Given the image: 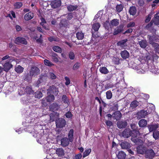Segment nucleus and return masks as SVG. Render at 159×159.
I'll return each instance as SVG.
<instances>
[{"label":"nucleus","instance_id":"79ce46f5","mask_svg":"<svg viewBox=\"0 0 159 159\" xmlns=\"http://www.w3.org/2000/svg\"><path fill=\"white\" fill-rule=\"evenodd\" d=\"M153 137L155 139H157L159 138V131L157 130L153 132Z\"/></svg>","mask_w":159,"mask_h":159},{"label":"nucleus","instance_id":"f3484780","mask_svg":"<svg viewBox=\"0 0 159 159\" xmlns=\"http://www.w3.org/2000/svg\"><path fill=\"white\" fill-rule=\"evenodd\" d=\"M34 16L33 13L30 12L25 15L24 19L25 20L28 21L32 19L34 17Z\"/></svg>","mask_w":159,"mask_h":159},{"label":"nucleus","instance_id":"c9c22d12","mask_svg":"<svg viewBox=\"0 0 159 159\" xmlns=\"http://www.w3.org/2000/svg\"><path fill=\"white\" fill-rule=\"evenodd\" d=\"M62 101L65 104L68 105L69 103V100L67 96L65 95H63L62 97Z\"/></svg>","mask_w":159,"mask_h":159},{"label":"nucleus","instance_id":"393cba45","mask_svg":"<svg viewBox=\"0 0 159 159\" xmlns=\"http://www.w3.org/2000/svg\"><path fill=\"white\" fill-rule=\"evenodd\" d=\"M59 107L58 105L56 103H53L50 107V110L52 111L57 110Z\"/></svg>","mask_w":159,"mask_h":159},{"label":"nucleus","instance_id":"c756f323","mask_svg":"<svg viewBox=\"0 0 159 159\" xmlns=\"http://www.w3.org/2000/svg\"><path fill=\"white\" fill-rule=\"evenodd\" d=\"M100 72L102 74H106L109 72L108 70L106 67H101L99 69Z\"/></svg>","mask_w":159,"mask_h":159},{"label":"nucleus","instance_id":"f03ea898","mask_svg":"<svg viewBox=\"0 0 159 159\" xmlns=\"http://www.w3.org/2000/svg\"><path fill=\"white\" fill-rule=\"evenodd\" d=\"M133 67L137 71L139 74H144L146 71H148L147 66H144L143 64L141 63L139 65H137L134 63L133 65Z\"/></svg>","mask_w":159,"mask_h":159},{"label":"nucleus","instance_id":"a19ab883","mask_svg":"<svg viewBox=\"0 0 159 159\" xmlns=\"http://www.w3.org/2000/svg\"><path fill=\"white\" fill-rule=\"evenodd\" d=\"M139 103L138 102L136 101H134L131 103L130 107L132 109H133L137 107Z\"/></svg>","mask_w":159,"mask_h":159},{"label":"nucleus","instance_id":"bb28decb","mask_svg":"<svg viewBox=\"0 0 159 159\" xmlns=\"http://www.w3.org/2000/svg\"><path fill=\"white\" fill-rule=\"evenodd\" d=\"M155 36L154 35L151 36L149 35H148V38H149V43L152 44V45L153 46V45H154V44L156 43H155L154 42V41L155 40Z\"/></svg>","mask_w":159,"mask_h":159},{"label":"nucleus","instance_id":"0e129e2a","mask_svg":"<svg viewBox=\"0 0 159 159\" xmlns=\"http://www.w3.org/2000/svg\"><path fill=\"white\" fill-rule=\"evenodd\" d=\"M106 123L107 125L109 127H110L112 125V123L110 121H106Z\"/></svg>","mask_w":159,"mask_h":159},{"label":"nucleus","instance_id":"2eb2a0df","mask_svg":"<svg viewBox=\"0 0 159 159\" xmlns=\"http://www.w3.org/2000/svg\"><path fill=\"white\" fill-rule=\"evenodd\" d=\"M120 146L122 148L126 149H129L131 146L129 143L126 142L121 143Z\"/></svg>","mask_w":159,"mask_h":159},{"label":"nucleus","instance_id":"f8f14e48","mask_svg":"<svg viewBox=\"0 0 159 159\" xmlns=\"http://www.w3.org/2000/svg\"><path fill=\"white\" fill-rule=\"evenodd\" d=\"M127 41V39L121 40L117 43V45L120 46L121 48H125L127 46L126 43Z\"/></svg>","mask_w":159,"mask_h":159},{"label":"nucleus","instance_id":"4c0bfd02","mask_svg":"<svg viewBox=\"0 0 159 159\" xmlns=\"http://www.w3.org/2000/svg\"><path fill=\"white\" fill-rule=\"evenodd\" d=\"M153 23L156 25L159 24V16L156 15L154 18L152 20Z\"/></svg>","mask_w":159,"mask_h":159},{"label":"nucleus","instance_id":"ea45409f","mask_svg":"<svg viewBox=\"0 0 159 159\" xmlns=\"http://www.w3.org/2000/svg\"><path fill=\"white\" fill-rule=\"evenodd\" d=\"M114 117L117 120H119L121 117V113L119 111L115 112L114 114Z\"/></svg>","mask_w":159,"mask_h":159},{"label":"nucleus","instance_id":"c85d7f7f","mask_svg":"<svg viewBox=\"0 0 159 159\" xmlns=\"http://www.w3.org/2000/svg\"><path fill=\"white\" fill-rule=\"evenodd\" d=\"M24 69V68L21 66L18 65L15 67V70L17 73H21L23 72Z\"/></svg>","mask_w":159,"mask_h":159},{"label":"nucleus","instance_id":"1a4fd4ad","mask_svg":"<svg viewBox=\"0 0 159 159\" xmlns=\"http://www.w3.org/2000/svg\"><path fill=\"white\" fill-rule=\"evenodd\" d=\"M48 91V94L50 93L56 95L58 93V89L53 86L50 87Z\"/></svg>","mask_w":159,"mask_h":159},{"label":"nucleus","instance_id":"69168bd1","mask_svg":"<svg viewBox=\"0 0 159 159\" xmlns=\"http://www.w3.org/2000/svg\"><path fill=\"white\" fill-rule=\"evenodd\" d=\"M50 120L51 121H53L54 120L55 116H54V113H51L50 115Z\"/></svg>","mask_w":159,"mask_h":159},{"label":"nucleus","instance_id":"dca6fc26","mask_svg":"<svg viewBox=\"0 0 159 159\" xmlns=\"http://www.w3.org/2000/svg\"><path fill=\"white\" fill-rule=\"evenodd\" d=\"M148 128L150 132L155 130L158 128V125L157 124H151L148 126Z\"/></svg>","mask_w":159,"mask_h":159},{"label":"nucleus","instance_id":"f257e3e1","mask_svg":"<svg viewBox=\"0 0 159 159\" xmlns=\"http://www.w3.org/2000/svg\"><path fill=\"white\" fill-rule=\"evenodd\" d=\"M148 109L150 108V109H149L148 111H145L144 110H141L138 113V117L139 119L142 118H144L145 116L147 115V114L148 113H150L152 111H154L155 109V107L154 105L152 104H149L148 105Z\"/></svg>","mask_w":159,"mask_h":159},{"label":"nucleus","instance_id":"e2e57ef3","mask_svg":"<svg viewBox=\"0 0 159 159\" xmlns=\"http://www.w3.org/2000/svg\"><path fill=\"white\" fill-rule=\"evenodd\" d=\"M151 18V15H149L147 17L145 21L147 23L150 21Z\"/></svg>","mask_w":159,"mask_h":159},{"label":"nucleus","instance_id":"20e7f679","mask_svg":"<svg viewBox=\"0 0 159 159\" xmlns=\"http://www.w3.org/2000/svg\"><path fill=\"white\" fill-rule=\"evenodd\" d=\"M56 124L57 127L62 128L66 125V121L63 119H59L56 120Z\"/></svg>","mask_w":159,"mask_h":159},{"label":"nucleus","instance_id":"49530a36","mask_svg":"<svg viewBox=\"0 0 159 159\" xmlns=\"http://www.w3.org/2000/svg\"><path fill=\"white\" fill-rule=\"evenodd\" d=\"M77 7L76 6L70 5L67 7V9L69 11H71L75 10Z\"/></svg>","mask_w":159,"mask_h":159},{"label":"nucleus","instance_id":"e433bc0d","mask_svg":"<svg viewBox=\"0 0 159 159\" xmlns=\"http://www.w3.org/2000/svg\"><path fill=\"white\" fill-rule=\"evenodd\" d=\"M119 24V20L117 19H114L111 21L110 25L112 26H116Z\"/></svg>","mask_w":159,"mask_h":159},{"label":"nucleus","instance_id":"4be33fe9","mask_svg":"<svg viewBox=\"0 0 159 159\" xmlns=\"http://www.w3.org/2000/svg\"><path fill=\"white\" fill-rule=\"evenodd\" d=\"M147 124V121L145 119H142L139 122V126L141 127H143L146 126Z\"/></svg>","mask_w":159,"mask_h":159},{"label":"nucleus","instance_id":"5fc2aeb1","mask_svg":"<svg viewBox=\"0 0 159 159\" xmlns=\"http://www.w3.org/2000/svg\"><path fill=\"white\" fill-rule=\"evenodd\" d=\"M155 48V51L158 53H159V45L157 43L154 44L152 46Z\"/></svg>","mask_w":159,"mask_h":159},{"label":"nucleus","instance_id":"680f3d73","mask_svg":"<svg viewBox=\"0 0 159 159\" xmlns=\"http://www.w3.org/2000/svg\"><path fill=\"white\" fill-rule=\"evenodd\" d=\"M135 23L134 22H130L127 25V27L128 28L133 27L135 25Z\"/></svg>","mask_w":159,"mask_h":159},{"label":"nucleus","instance_id":"473e14b6","mask_svg":"<svg viewBox=\"0 0 159 159\" xmlns=\"http://www.w3.org/2000/svg\"><path fill=\"white\" fill-rule=\"evenodd\" d=\"M100 26V24L98 22H96L93 24L92 26V28L95 31H98Z\"/></svg>","mask_w":159,"mask_h":159},{"label":"nucleus","instance_id":"423d86ee","mask_svg":"<svg viewBox=\"0 0 159 159\" xmlns=\"http://www.w3.org/2000/svg\"><path fill=\"white\" fill-rule=\"evenodd\" d=\"M155 154L152 149L147 150L145 152V157L149 159H152L154 156Z\"/></svg>","mask_w":159,"mask_h":159},{"label":"nucleus","instance_id":"412c9836","mask_svg":"<svg viewBox=\"0 0 159 159\" xmlns=\"http://www.w3.org/2000/svg\"><path fill=\"white\" fill-rule=\"evenodd\" d=\"M12 65L9 62L6 63L3 65V69L6 71H8L12 67Z\"/></svg>","mask_w":159,"mask_h":159},{"label":"nucleus","instance_id":"8fccbe9b","mask_svg":"<svg viewBox=\"0 0 159 159\" xmlns=\"http://www.w3.org/2000/svg\"><path fill=\"white\" fill-rule=\"evenodd\" d=\"M53 50L56 52H61V48L58 46H55L53 47Z\"/></svg>","mask_w":159,"mask_h":159},{"label":"nucleus","instance_id":"0eeeda50","mask_svg":"<svg viewBox=\"0 0 159 159\" xmlns=\"http://www.w3.org/2000/svg\"><path fill=\"white\" fill-rule=\"evenodd\" d=\"M132 132L129 129H126L122 133L121 135L125 138H128L132 136Z\"/></svg>","mask_w":159,"mask_h":159},{"label":"nucleus","instance_id":"f704fd0d","mask_svg":"<svg viewBox=\"0 0 159 159\" xmlns=\"http://www.w3.org/2000/svg\"><path fill=\"white\" fill-rule=\"evenodd\" d=\"M140 46L143 48H145L147 45V42L146 40H142L139 42Z\"/></svg>","mask_w":159,"mask_h":159},{"label":"nucleus","instance_id":"9b49d317","mask_svg":"<svg viewBox=\"0 0 159 159\" xmlns=\"http://www.w3.org/2000/svg\"><path fill=\"white\" fill-rule=\"evenodd\" d=\"M61 4L60 0H55L52 2L51 4L53 8H56L60 6Z\"/></svg>","mask_w":159,"mask_h":159},{"label":"nucleus","instance_id":"9d476101","mask_svg":"<svg viewBox=\"0 0 159 159\" xmlns=\"http://www.w3.org/2000/svg\"><path fill=\"white\" fill-rule=\"evenodd\" d=\"M15 43L17 44H19L20 43L25 44H27V42L26 40L24 38L20 37L16 38L15 39Z\"/></svg>","mask_w":159,"mask_h":159},{"label":"nucleus","instance_id":"4468645a","mask_svg":"<svg viewBox=\"0 0 159 159\" xmlns=\"http://www.w3.org/2000/svg\"><path fill=\"white\" fill-rule=\"evenodd\" d=\"M147 66L148 70H149L150 71L154 73H156V72L159 73V68H156L154 66H150L148 67V66Z\"/></svg>","mask_w":159,"mask_h":159},{"label":"nucleus","instance_id":"13d9d810","mask_svg":"<svg viewBox=\"0 0 159 159\" xmlns=\"http://www.w3.org/2000/svg\"><path fill=\"white\" fill-rule=\"evenodd\" d=\"M65 79L66 80V82L65 83L66 85H69L70 84V80L69 78L68 77L66 76L65 77Z\"/></svg>","mask_w":159,"mask_h":159},{"label":"nucleus","instance_id":"864d4df0","mask_svg":"<svg viewBox=\"0 0 159 159\" xmlns=\"http://www.w3.org/2000/svg\"><path fill=\"white\" fill-rule=\"evenodd\" d=\"M14 7L16 8H19L22 6V3L21 2H17L15 3Z\"/></svg>","mask_w":159,"mask_h":159},{"label":"nucleus","instance_id":"de8ad7c7","mask_svg":"<svg viewBox=\"0 0 159 159\" xmlns=\"http://www.w3.org/2000/svg\"><path fill=\"white\" fill-rule=\"evenodd\" d=\"M123 8V6L121 4L118 5L116 6V10L117 12H119L121 11Z\"/></svg>","mask_w":159,"mask_h":159},{"label":"nucleus","instance_id":"72a5a7b5","mask_svg":"<svg viewBox=\"0 0 159 159\" xmlns=\"http://www.w3.org/2000/svg\"><path fill=\"white\" fill-rule=\"evenodd\" d=\"M76 37L79 40L82 39L84 36V34L82 32H78L76 34Z\"/></svg>","mask_w":159,"mask_h":159},{"label":"nucleus","instance_id":"c03bdc74","mask_svg":"<svg viewBox=\"0 0 159 159\" xmlns=\"http://www.w3.org/2000/svg\"><path fill=\"white\" fill-rule=\"evenodd\" d=\"M91 151V149L90 148L86 149L84 153L83 157H85L88 156Z\"/></svg>","mask_w":159,"mask_h":159},{"label":"nucleus","instance_id":"338daca9","mask_svg":"<svg viewBox=\"0 0 159 159\" xmlns=\"http://www.w3.org/2000/svg\"><path fill=\"white\" fill-rule=\"evenodd\" d=\"M132 136L131 139V140L135 143H137V139L136 137H134L133 135H132Z\"/></svg>","mask_w":159,"mask_h":159},{"label":"nucleus","instance_id":"a211bd4d","mask_svg":"<svg viewBox=\"0 0 159 159\" xmlns=\"http://www.w3.org/2000/svg\"><path fill=\"white\" fill-rule=\"evenodd\" d=\"M127 125L126 121H119L117 122V127L120 129L125 127Z\"/></svg>","mask_w":159,"mask_h":159},{"label":"nucleus","instance_id":"4d7b16f0","mask_svg":"<svg viewBox=\"0 0 159 159\" xmlns=\"http://www.w3.org/2000/svg\"><path fill=\"white\" fill-rule=\"evenodd\" d=\"M49 75L50 78L52 79H55L56 78V75L50 72Z\"/></svg>","mask_w":159,"mask_h":159},{"label":"nucleus","instance_id":"b1692460","mask_svg":"<svg viewBox=\"0 0 159 159\" xmlns=\"http://www.w3.org/2000/svg\"><path fill=\"white\" fill-rule=\"evenodd\" d=\"M117 157L118 159H125L126 154L123 151H120L117 155Z\"/></svg>","mask_w":159,"mask_h":159},{"label":"nucleus","instance_id":"aec40b11","mask_svg":"<svg viewBox=\"0 0 159 159\" xmlns=\"http://www.w3.org/2000/svg\"><path fill=\"white\" fill-rule=\"evenodd\" d=\"M120 54L122 58L124 59L128 58L129 56V52L126 50L121 52Z\"/></svg>","mask_w":159,"mask_h":159},{"label":"nucleus","instance_id":"a878e982","mask_svg":"<svg viewBox=\"0 0 159 159\" xmlns=\"http://www.w3.org/2000/svg\"><path fill=\"white\" fill-rule=\"evenodd\" d=\"M51 94L50 93L48 94V96L46 98L47 101L48 102H51L54 100V97L53 95Z\"/></svg>","mask_w":159,"mask_h":159},{"label":"nucleus","instance_id":"052dcab7","mask_svg":"<svg viewBox=\"0 0 159 159\" xmlns=\"http://www.w3.org/2000/svg\"><path fill=\"white\" fill-rule=\"evenodd\" d=\"M69 57L70 59H73L75 58V55L73 52H70L69 53Z\"/></svg>","mask_w":159,"mask_h":159},{"label":"nucleus","instance_id":"a18cd8bd","mask_svg":"<svg viewBox=\"0 0 159 159\" xmlns=\"http://www.w3.org/2000/svg\"><path fill=\"white\" fill-rule=\"evenodd\" d=\"M52 59L55 62H57L59 61L58 57L56 54H54L52 56Z\"/></svg>","mask_w":159,"mask_h":159},{"label":"nucleus","instance_id":"cd10ccee","mask_svg":"<svg viewBox=\"0 0 159 159\" xmlns=\"http://www.w3.org/2000/svg\"><path fill=\"white\" fill-rule=\"evenodd\" d=\"M31 98H30L29 97H28L27 98H22L21 99V101H22L23 103L25 104H27L28 103L31 102H33L31 100Z\"/></svg>","mask_w":159,"mask_h":159},{"label":"nucleus","instance_id":"603ef678","mask_svg":"<svg viewBox=\"0 0 159 159\" xmlns=\"http://www.w3.org/2000/svg\"><path fill=\"white\" fill-rule=\"evenodd\" d=\"M35 96V98H40L42 97V93L38 91L36 92Z\"/></svg>","mask_w":159,"mask_h":159},{"label":"nucleus","instance_id":"7c9ffc66","mask_svg":"<svg viewBox=\"0 0 159 159\" xmlns=\"http://www.w3.org/2000/svg\"><path fill=\"white\" fill-rule=\"evenodd\" d=\"M41 22L40 23V25H42L45 30H49V28L48 27H47L45 25L46 23V21L43 18H41Z\"/></svg>","mask_w":159,"mask_h":159},{"label":"nucleus","instance_id":"774afa93","mask_svg":"<svg viewBox=\"0 0 159 159\" xmlns=\"http://www.w3.org/2000/svg\"><path fill=\"white\" fill-rule=\"evenodd\" d=\"M82 155L81 154H77L75 156V159H80L81 158Z\"/></svg>","mask_w":159,"mask_h":159},{"label":"nucleus","instance_id":"2f4dec72","mask_svg":"<svg viewBox=\"0 0 159 159\" xmlns=\"http://www.w3.org/2000/svg\"><path fill=\"white\" fill-rule=\"evenodd\" d=\"M102 11H100L98 12L95 15L94 17V20H96V19L99 17H100V16L101 15L102 16L100 18V19H101V21L103 22V17L104 16V15H102Z\"/></svg>","mask_w":159,"mask_h":159},{"label":"nucleus","instance_id":"6e6552de","mask_svg":"<svg viewBox=\"0 0 159 159\" xmlns=\"http://www.w3.org/2000/svg\"><path fill=\"white\" fill-rule=\"evenodd\" d=\"M147 150L146 148L144 146L140 145L137 148V151L138 154H145Z\"/></svg>","mask_w":159,"mask_h":159},{"label":"nucleus","instance_id":"37998d69","mask_svg":"<svg viewBox=\"0 0 159 159\" xmlns=\"http://www.w3.org/2000/svg\"><path fill=\"white\" fill-rule=\"evenodd\" d=\"M44 63L45 65L49 66L54 65V64L52 62L47 59L44 60Z\"/></svg>","mask_w":159,"mask_h":159},{"label":"nucleus","instance_id":"5701e85b","mask_svg":"<svg viewBox=\"0 0 159 159\" xmlns=\"http://www.w3.org/2000/svg\"><path fill=\"white\" fill-rule=\"evenodd\" d=\"M74 132V131L73 129H70L69 131L68 134V139L71 142H72L73 140Z\"/></svg>","mask_w":159,"mask_h":159},{"label":"nucleus","instance_id":"ddd939ff","mask_svg":"<svg viewBox=\"0 0 159 159\" xmlns=\"http://www.w3.org/2000/svg\"><path fill=\"white\" fill-rule=\"evenodd\" d=\"M70 142L69 139L65 137L61 139V144L63 147L67 146L69 145Z\"/></svg>","mask_w":159,"mask_h":159},{"label":"nucleus","instance_id":"bf43d9fd","mask_svg":"<svg viewBox=\"0 0 159 159\" xmlns=\"http://www.w3.org/2000/svg\"><path fill=\"white\" fill-rule=\"evenodd\" d=\"M106 22L105 23H104L103 25H104V26L105 27V28L106 29H107L108 28V25H110V24H109V21H108L107 20V16L106 17Z\"/></svg>","mask_w":159,"mask_h":159},{"label":"nucleus","instance_id":"6e6d98bb","mask_svg":"<svg viewBox=\"0 0 159 159\" xmlns=\"http://www.w3.org/2000/svg\"><path fill=\"white\" fill-rule=\"evenodd\" d=\"M80 66V64L78 63H77L74 65L73 69L74 70H76L79 69Z\"/></svg>","mask_w":159,"mask_h":159},{"label":"nucleus","instance_id":"7ed1b4c3","mask_svg":"<svg viewBox=\"0 0 159 159\" xmlns=\"http://www.w3.org/2000/svg\"><path fill=\"white\" fill-rule=\"evenodd\" d=\"M40 70L36 67H33L31 68L30 72V77L29 78H25L27 80H29L31 79L32 76H35L39 74Z\"/></svg>","mask_w":159,"mask_h":159},{"label":"nucleus","instance_id":"39448f33","mask_svg":"<svg viewBox=\"0 0 159 159\" xmlns=\"http://www.w3.org/2000/svg\"><path fill=\"white\" fill-rule=\"evenodd\" d=\"M23 90H24L27 94H33V91L30 86H27L25 89L24 88H22V89H20L19 91V93L20 95H22L25 93H23L22 92Z\"/></svg>","mask_w":159,"mask_h":159},{"label":"nucleus","instance_id":"58836bf2","mask_svg":"<svg viewBox=\"0 0 159 159\" xmlns=\"http://www.w3.org/2000/svg\"><path fill=\"white\" fill-rule=\"evenodd\" d=\"M130 14L132 15H134L136 13V9L134 7H130L129 10Z\"/></svg>","mask_w":159,"mask_h":159},{"label":"nucleus","instance_id":"09e8293b","mask_svg":"<svg viewBox=\"0 0 159 159\" xmlns=\"http://www.w3.org/2000/svg\"><path fill=\"white\" fill-rule=\"evenodd\" d=\"M131 128L133 129V132H135L136 134H138L139 133V132L136 130V126L135 124H132L131 125Z\"/></svg>","mask_w":159,"mask_h":159},{"label":"nucleus","instance_id":"3c124183","mask_svg":"<svg viewBox=\"0 0 159 159\" xmlns=\"http://www.w3.org/2000/svg\"><path fill=\"white\" fill-rule=\"evenodd\" d=\"M106 97L107 99H110L112 97V93L111 91H108L106 93Z\"/></svg>","mask_w":159,"mask_h":159},{"label":"nucleus","instance_id":"6ab92c4d","mask_svg":"<svg viewBox=\"0 0 159 159\" xmlns=\"http://www.w3.org/2000/svg\"><path fill=\"white\" fill-rule=\"evenodd\" d=\"M56 154L59 157H62L64 155V151L62 148H57L56 149Z\"/></svg>","mask_w":159,"mask_h":159}]
</instances>
